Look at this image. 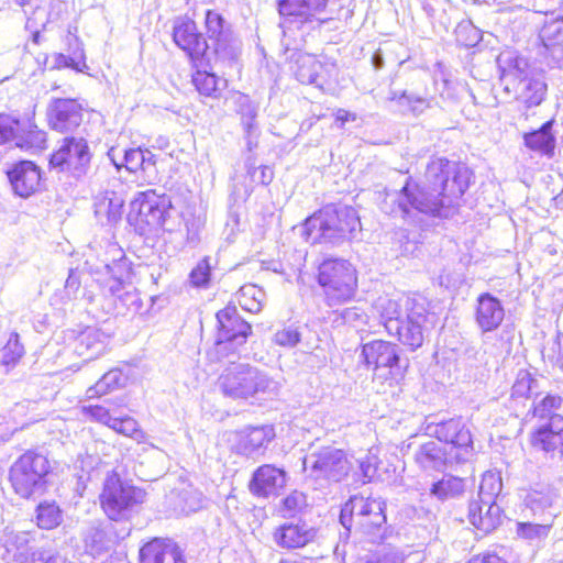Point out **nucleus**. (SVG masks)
<instances>
[{"mask_svg": "<svg viewBox=\"0 0 563 563\" xmlns=\"http://www.w3.org/2000/svg\"><path fill=\"white\" fill-rule=\"evenodd\" d=\"M470 177L465 165L443 157L432 158L420 184L408 177L399 191L386 192L380 209L412 224H419L423 216L449 218L467 190Z\"/></svg>", "mask_w": 563, "mask_h": 563, "instance_id": "f257e3e1", "label": "nucleus"}, {"mask_svg": "<svg viewBox=\"0 0 563 563\" xmlns=\"http://www.w3.org/2000/svg\"><path fill=\"white\" fill-rule=\"evenodd\" d=\"M361 222L357 212L349 206L328 205L303 223L306 241L339 245L355 238Z\"/></svg>", "mask_w": 563, "mask_h": 563, "instance_id": "f03ea898", "label": "nucleus"}, {"mask_svg": "<svg viewBox=\"0 0 563 563\" xmlns=\"http://www.w3.org/2000/svg\"><path fill=\"white\" fill-rule=\"evenodd\" d=\"M231 363L218 378L221 393L232 399L272 398L278 395L280 384L250 364Z\"/></svg>", "mask_w": 563, "mask_h": 563, "instance_id": "7ed1b4c3", "label": "nucleus"}, {"mask_svg": "<svg viewBox=\"0 0 563 563\" xmlns=\"http://www.w3.org/2000/svg\"><path fill=\"white\" fill-rule=\"evenodd\" d=\"M139 218L151 229H163L168 233L181 232L185 228L184 241L191 246H195L199 241V221L195 218L184 220L167 195L146 192L140 203Z\"/></svg>", "mask_w": 563, "mask_h": 563, "instance_id": "20e7f679", "label": "nucleus"}, {"mask_svg": "<svg viewBox=\"0 0 563 563\" xmlns=\"http://www.w3.org/2000/svg\"><path fill=\"white\" fill-rule=\"evenodd\" d=\"M385 507L380 498L352 496L341 510L340 522L349 532L354 529L377 542L386 531Z\"/></svg>", "mask_w": 563, "mask_h": 563, "instance_id": "39448f33", "label": "nucleus"}, {"mask_svg": "<svg viewBox=\"0 0 563 563\" xmlns=\"http://www.w3.org/2000/svg\"><path fill=\"white\" fill-rule=\"evenodd\" d=\"M51 465L47 457L36 451H26L10 467L9 481L16 495L31 499L43 495L47 488Z\"/></svg>", "mask_w": 563, "mask_h": 563, "instance_id": "423d86ee", "label": "nucleus"}, {"mask_svg": "<svg viewBox=\"0 0 563 563\" xmlns=\"http://www.w3.org/2000/svg\"><path fill=\"white\" fill-rule=\"evenodd\" d=\"M361 357L373 369V379L387 382L390 386L402 378L408 360L401 356V349L396 343L373 340L362 344Z\"/></svg>", "mask_w": 563, "mask_h": 563, "instance_id": "0eeeda50", "label": "nucleus"}, {"mask_svg": "<svg viewBox=\"0 0 563 563\" xmlns=\"http://www.w3.org/2000/svg\"><path fill=\"white\" fill-rule=\"evenodd\" d=\"M318 284L328 306L345 303L356 291L357 277L353 265L342 258H325L318 267Z\"/></svg>", "mask_w": 563, "mask_h": 563, "instance_id": "6e6552de", "label": "nucleus"}, {"mask_svg": "<svg viewBox=\"0 0 563 563\" xmlns=\"http://www.w3.org/2000/svg\"><path fill=\"white\" fill-rule=\"evenodd\" d=\"M503 482L499 473L487 471L483 474L478 499L468 506V520L478 530L488 533L501 522V509L496 498L501 492Z\"/></svg>", "mask_w": 563, "mask_h": 563, "instance_id": "1a4fd4ad", "label": "nucleus"}, {"mask_svg": "<svg viewBox=\"0 0 563 563\" xmlns=\"http://www.w3.org/2000/svg\"><path fill=\"white\" fill-rule=\"evenodd\" d=\"M144 489L121 479L117 473L107 476L100 495L101 506L112 521L126 519L133 509L145 501Z\"/></svg>", "mask_w": 563, "mask_h": 563, "instance_id": "9d476101", "label": "nucleus"}, {"mask_svg": "<svg viewBox=\"0 0 563 563\" xmlns=\"http://www.w3.org/2000/svg\"><path fill=\"white\" fill-rule=\"evenodd\" d=\"M351 466L346 453L334 446L313 450L303 459L305 472L320 486L340 483L349 475Z\"/></svg>", "mask_w": 563, "mask_h": 563, "instance_id": "9b49d317", "label": "nucleus"}, {"mask_svg": "<svg viewBox=\"0 0 563 563\" xmlns=\"http://www.w3.org/2000/svg\"><path fill=\"white\" fill-rule=\"evenodd\" d=\"M216 318L218 324L214 347L209 356L214 355L218 360L235 356L238 349L246 343L252 332L251 324L239 314L234 306H227L218 311Z\"/></svg>", "mask_w": 563, "mask_h": 563, "instance_id": "f8f14e48", "label": "nucleus"}, {"mask_svg": "<svg viewBox=\"0 0 563 563\" xmlns=\"http://www.w3.org/2000/svg\"><path fill=\"white\" fill-rule=\"evenodd\" d=\"M205 30L211 42L210 53L216 62L224 66H233L241 54V43L234 35L231 25L216 10H207L205 13Z\"/></svg>", "mask_w": 563, "mask_h": 563, "instance_id": "ddd939ff", "label": "nucleus"}, {"mask_svg": "<svg viewBox=\"0 0 563 563\" xmlns=\"http://www.w3.org/2000/svg\"><path fill=\"white\" fill-rule=\"evenodd\" d=\"M424 432L429 437H435L440 442H445L450 452L454 453L456 464L468 461L474 452L473 439L470 429L462 419H449L446 421H427Z\"/></svg>", "mask_w": 563, "mask_h": 563, "instance_id": "4468645a", "label": "nucleus"}, {"mask_svg": "<svg viewBox=\"0 0 563 563\" xmlns=\"http://www.w3.org/2000/svg\"><path fill=\"white\" fill-rule=\"evenodd\" d=\"M332 0H277V9L282 18L299 27L317 29L332 20L322 16Z\"/></svg>", "mask_w": 563, "mask_h": 563, "instance_id": "2eb2a0df", "label": "nucleus"}, {"mask_svg": "<svg viewBox=\"0 0 563 563\" xmlns=\"http://www.w3.org/2000/svg\"><path fill=\"white\" fill-rule=\"evenodd\" d=\"M173 41L195 66L203 62L210 63V45L203 34L198 31L194 20L187 16L176 19L173 26Z\"/></svg>", "mask_w": 563, "mask_h": 563, "instance_id": "dca6fc26", "label": "nucleus"}, {"mask_svg": "<svg viewBox=\"0 0 563 563\" xmlns=\"http://www.w3.org/2000/svg\"><path fill=\"white\" fill-rule=\"evenodd\" d=\"M91 154L84 137L67 136L62 146L52 155L51 165L60 170L71 172L77 178L87 173Z\"/></svg>", "mask_w": 563, "mask_h": 563, "instance_id": "f3484780", "label": "nucleus"}, {"mask_svg": "<svg viewBox=\"0 0 563 563\" xmlns=\"http://www.w3.org/2000/svg\"><path fill=\"white\" fill-rule=\"evenodd\" d=\"M405 313L406 318L401 320L399 331H394L393 335H397L404 345L415 351L423 344L429 313L423 303L412 298L405 299Z\"/></svg>", "mask_w": 563, "mask_h": 563, "instance_id": "a211bd4d", "label": "nucleus"}, {"mask_svg": "<svg viewBox=\"0 0 563 563\" xmlns=\"http://www.w3.org/2000/svg\"><path fill=\"white\" fill-rule=\"evenodd\" d=\"M317 537L318 529L301 519L285 521L272 532L275 545L285 551L302 549L313 543Z\"/></svg>", "mask_w": 563, "mask_h": 563, "instance_id": "6ab92c4d", "label": "nucleus"}, {"mask_svg": "<svg viewBox=\"0 0 563 563\" xmlns=\"http://www.w3.org/2000/svg\"><path fill=\"white\" fill-rule=\"evenodd\" d=\"M84 107L74 98H52L47 106V121L52 130L68 133L82 122Z\"/></svg>", "mask_w": 563, "mask_h": 563, "instance_id": "aec40b11", "label": "nucleus"}, {"mask_svg": "<svg viewBox=\"0 0 563 563\" xmlns=\"http://www.w3.org/2000/svg\"><path fill=\"white\" fill-rule=\"evenodd\" d=\"M13 192L21 198H29L36 192L41 181V169L31 161L14 163L7 172Z\"/></svg>", "mask_w": 563, "mask_h": 563, "instance_id": "412c9836", "label": "nucleus"}, {"mask_svg": "<svg viewBox=\"0 0 563 563\" xmlns=\"http://www.w3.org/2000/svg\"><path fill=\"white\" fill-rule=\"evenodd\" d=\"M531 444L544 453H559L563 460V416H553L531 434Z\"/></svg>", "mask_w": 563, "mask_h": 563, "instance_id": "4be33fe9", "label": "nucleus"}, {"mask_svg": "<svg viewBox=\"0 0 563 563\" xmlns=\"http://www.w3.org/2000/svg\"><path fill=\"white\" fill-rule=\"evenodd\" d=\"M287 474L283 468L264 464L255 470L250 482V492L257 497L276 496L286 484Z\"/></svg>", "mask_w": 563, "mask_h": 563, "instance_id": "5701e85b", "label": "nucleus"}, {"mask_svg": "<svg viewBox=\"0 0 563 563\" xmlns=\"http://www.w3.org/2000/svg\"><path fill=\"white\" fill-rule=\"evenodd\" d=\"M140 563H187L181 549L169 539L155 538L139 552Z\"/></svg>", "mask_w": 563, "mask_h": 563, "instance_id": "b1692460", "label": "nucleus"}, {"mask_svg": "<svg viewBox=\"0 0 563 563\" xmlns=\"http://www.w3.org/2000/svg\"><path fill=\"white\" fill-rule=\"evenodd\" d=\"M275 438L273 426L247 427L239 433L236 452L246 457L263 454L268 443Z\"/></svg>", "mask_w": 563, "mask_h": 563, "instance_id": "393cba45", "label": "nucleus"}, {"mask_svg": "<svg viewBox=\"0 0 563 563\" xmlns=\"http://www.w3.org/2000/svg\"><path fill=\"white\" fill-rule=\"evenodd\" d=\"M415 462L423 471H444L455 462L454 453L435 441L421 444L415 453Z\"/></svg>", "mask_w": 563, "mask_h": 563, "instance_id": "a878e982", "label": "nucleus"}, {"mask_svg": "<svg viewBox=\"0 0 563 563\" xmlns=\"http://www.w3.org/2000/svg\"><path fill=\"white\" fill-rule=\"evenodd\" d=\"M504 317L505 310L498 298L489 292L478 296L475 321L483 332L496 330L501 324Z\"/></svg>", "mask_w": 563, "mask_h": 563, "instance_id": "bb28decb", "label": "nucleus"}, {"mask_svg": "<svg viewBox=\"0 0 563 563\" xmlns=\"http://www.w3.org/2000/svg\"><path fill=\"white\" fill-rule=\"evenodd\" d=\"M234 103L235 110L241 118L247 150L252 152L258 144V126L256 124L258 106L252 101L249 96L243 93H240L235 98Z\"/></svg>", "mask_w": 563, "mask_h": 563, "instance_id": "cd10ccee", "label": "nucleus"}, {"mask_svg": "<svg viewBox=\"0 0 563 563\" xmlns=\"http://www.w3.org/2000/svg\"><path fill=\"white\" fill-rule=\"evenodd\" d=\"M554 120L544 122L538 130L523 134L525 145L542 156L552 158L555 154L556 136L552 129Z\"/></svg>", "mask_w": 563, "mask_h": 563, "instance_id": "c85d7f7f", "label": "nucleus"}, {"mask_svg": "<svg viewBox=\"0 0 563 563\" xmlns=\"http://www.w3.org/2000/svg\"><path fill=\"white\" fill-rule=\"evenodd\" d=\"M290 69L301 84L321 86L319 78L323 65L313 55L300 52L294 53Z\"/></svg>", "mask_w": 563, "mask_h": 563, "instance_id": "c756f323", "label": "nucleus"}, {"mask_svg": "<svg viewBox=\"0 0 563 563\" xmlns=\"http://www.w3.org/2000/svg\"><path fill=\"white\" fill-rule=\"evenodd\" d=\"M129 527L118 529L112 522L107 523L104 527L91 528L87 536L86 542L91 541L92 550L97 552L109 550L119 540H123L130 534Z\"/></svg>", "mask_w": 563, "mask_h": 563, "instance_id": "7c9ffc66", "label": "nucleus"}, {"mask_svg": "<svg viewBox=\"0 0 563 563\" xmlns=\"http://www.w3.org/2000/svg\"><path fill=\"white\" fill-rule=\"evenodd\" d=\"M516 99L527 108L540 106L547 93V84L538 77H522L516 84Z\"/></svg>", "mask_w": 563, "mask_h": 563, "instance_id": "2f4dec72", "label": "nucleus"}, {"mask_svg": "<svg viewBox=\"0 0 563 563\" xmlns=\"http://www.w3.org/2000/svg\"><path fill=\"white\" fill-rule=\"evenodd\" d=\"M497 64L503 80L510 79L518 82L522 77H529V65L526 58L519 56L517 52L505 51L497 57Z\"/></svg>", "mask_w": 563, "mask_h": 563, "instance_id": "473e14b6", "label": "nucleus"}, {"mask_svg": "<svg viewBox=\"0 0 563 563\" xmlns=\"http://www.w3.org/2000/svg\"><path fill=\"white\" fill-rule=\"evenodd\" d=\"M407 298H379L376 302V309L379 312L382 323L390 335L394 334V331H399L400 329V322L404 319L405 312V299Z\"/></svg>", "mask_w": 563, "mask_h": 563, "instance_id": "72a5a7b5", "label": "nucleus"}, {"mask_svg": "<svg viewBox=\"0 0 563 563\" xmlns=\"http://www.w3.org/2000/svg\"><path fill=\"white\" fill-rule=\"evenodd\" d=\"M539 36L544 47L554 58H563V18L547 19Z\"/></svg>", "mask_w": 563, "mask_h": 563, "instance_id": "f704fd0d", "label": "nucleus"}, {"mask_svg": "<svg viewBox=\"0 0 563 563\" xmlns=\"http://www.w3.org/2000/svg\"><path fill=\"white\" fill-rule=\"evenodd\" d=\"M123 199L114 191H106L95 201V214L100 222L107 224L117 223L122 216Z\"/></svg>", "mask_w": 563, "mask_h": 563, "instance_id": "c9c22d12", "label": "nucleus"}, {"mask_svg": "<svg viewBox=\"0 0 563 563\" xmlns=\"http://www.w3.org/2000/svg\"><path fill=\"white\" fill-rule=\"evenodd\" d=\"M46 143V133L31 121L20 122L15 135V147L24 151L43 150Z\"/></svg>", "mask_w": 563, "mask_h": 563, "instance_id": "e433bc0d", "label": "nucleus"}, {"mask_svg": "<svg viewBox=\"0 0 563 563\" xmlns=\"http://www.w3.org/2000/svg\"><path fill=\"white\" fill-rule=\"evenodd\" d=\"M465 492V481L459 476L443 475L430 488V495L440 501L455 499Z\"/></svg>", "mask_w": 563, "mask_h": 563, "instance_id": "4c0bfd02", "label": "nucleus"}, {"mask_svg": "<svg viewBox=\"0 0 563 563\" xmlns=\"http://www.w3.org/2000/svg\"><path fill=\"white\" fill-rule=\"evenodd\" d=\"M197 91L206 97L219 98L227 80L207 70H196L191 79Z\"/></svg>", "mask_w": 563, "mask_h": 563, "instance_id": "58836bf2", "label": "nucleus"}, {"mask_svg": "<svg viewBox=\"0 0 563 563\" xmlns=\"http://www.w3.org/2000/svg\"><path fill=\"white\" fill-rule=\"evenodd\" d=\"M558 495L550 485H537L525 497V504L533 514H542L552 507Z\"/></svg>", "mask_w": 563, "mask_h": 563, "instance_id": "ea45409f", "label": "nucleus"}, {"mask_svg": "<svg viewBox=\"0 0 563 563\" xmlns=\"http://www.w3.org/2000/svg\"><path fill=\"white\" fill-rule=\"evenodd\" d=\"M106 334L96 329H89L81 333L77 352L80 355L87 354L89 358L97 357L106 351L108 344Z\"/></svg>", "mask_w": 563, "mask_h": 563, "instance_id": "a19ab883", "label": "nucleus"}, {"mask_svg": "<svg viewBox=\"0 0 563 563\" xmlns=\"http://www.w3.org/2000/svg\"><path fill=\"white\" fill-rule=\"evenodd\" d=\"M540 379L527 369H520L511 387V398L538 397L542 393Z\"/></svg>", "mask_w": 563, "mask_h": 563, "instance_id": "79ce46f5", "label": "nucleus"}, {"mask_svg": "<svg viewBox=\"0 0 563 563\" xmlns=\"http://www.w3.org/2000/svg\"><path fill=\"white\" fill-rule=\"evenodd\" d=\"M30 542V536L25 531H13L5 529L2 545L5 552L11 555L14 561L22 562L25 559L27 552V545Z\"/></svg>", "mask_w": 563, "mask_h": 563, "instance_id": "37998d69", "label": "nucleus"}, {"mask_svg": "<svg viewBox=\"0 0 563 563\" xmlns=\"http://www.w3.org/2000/svg\"><path fill=\"white\" fill-rule=\"evenodd\" d=\"M265 297L264 290L254 284L242 286L236 296L241 308L251 313H258L262 310Z\"/></svg>", "mask_w": 563, "mask_h": 563, "instance_id": "c03bdc74", "label": "nucleus"}, {"mask_svg": "<svg viewBox=\"0 0 563 563\" xmlns=\"http://www.w3.org/2000/svg\"><path fill=\"white\" fill-rule=\"evenodd\" d=\"M36 525L41 529L51 530L63 522V510L55 501H43L36 507Z\"/></svg>", "mask_w": 563, "mask_h": 563, "instance_id": "a18cd8bd", "label": "nucleus"}, {"mask_svg": "<svg viewBox=\"0 0 563 563\" xmlns=\"http://www.w3.org/2000/svg\"><path fill=\"white\" fill-rule=\"evenodd\" d=\"M562 405V398L556 395L548 394L539 401H533L531 408L527 412L526 418L529 416L539 418L541 420L551 421V417L559 416L554 413Z\"/></svg>", "mask_w": 563, "mask_h": 563, "instance_id": "49530a36", "label": "nucleus"}, {"mask_svg": "<svg viewBox=\"0 0 563 563\" xmlns=\"http://www.w3.org/2000/svg\"><path fill=\"white\" fill-rule=\"evenodd\" d=\"M123 374L114 368L107 372L93 386L87 390L88 398L101 397L122 385Z\"/></svg>", "mask_w": 563, "mask_h": 563, "instance_id": "de8ad7c7", "label": "nucleus"}, {"mask_svg": "<svg viewBox=\"0 0 563 563\" xmlns=\"http://www.w3.org/2000/svg\"><path fill=\"white\" fill-rule=\"evenodd\" d=\"M307 507V497L299 490H292L288 496L282 499L279 514L282 517L295 520L296 516Z\"/></svg>", "mask_w": 563, "mask_h": 563, "instance_id": "09e8293b", "label": "nucleus"}, {"mask_svg": "<svg viewBox=\"0 0 563 563\" xmlns=\"http://www.w3.org/2000/svg\"><path fill=\"white\" fill-rule=\"evenodd\" d=\"M106 274L109 276L102 282V287L106 292H109L111 296L118 297L120 301L131 300V302L136 301V295L126 291L124 297L120 295V291L123 289V282L120 277L113 275V267L106 264L104 265Z\"/></svg>", "mask_w": 563, "mask_h": 563, "instance_id": "8fccbe9b", "label": "nucleus"}, {"mask_svg": "<svg viewBox=\"0 0 563 563\" xmlns=\"http://www.w3.org/2000/svg\"><path fill=\"white\" fill-rule=\"evenodd\" d=\"M300 325L295 323L286 324L282 329L277 330L274 334L275 344L283 347H295L301 340Z\"/></svg>", "mask_w": 563, "mask_h": 563, "instance_id": "3c124183", "label": "nucleus"}, {"mask_svg": "<svg viewBox=\"0 0 563 563\" xmlns=\"http://www.w3.org/2000/svg\"><path fill=\"white\" fill-rule=\"evenodd\" d=\"M110 428L118 433L133 438L137 441L144 437V433L140 429L137 421L132 417L113 418Z\"/></svg>", "mask_w": 563, "mask_h": 563, "instance_id": "603ef678", "label": "nucleus"}, {"mask_svg": "<svg viewBox=\"0 0 563 563\" xmlns=\"http://www.w3.org/2000/svg\"><path fill=\"white\" fill-rule=\"evenodd\" d=\"M24 354V347L19 341L18 333H11L7 344L2 349V364L14 365Z\"/></svg>", "mask_w": 563, "mask_h": 563, "instance_id": "864d4df0", "label": "nucleus"}, {"mask_svg": "<svg viewBox=\"0 0 563 563\" xmlns=\"http://www.w3.org/2000/svg\"><path fill=\"white\" fill-rule=\"evenodd\" d=\"M20 121L9 114L0 113V144L13 143L15 145L16 131Z\"/></svg>", "mask_w": 563, "mask_h": 563, "instance_id": "5fc2aeb1", "label": "nucleus"}, {"mask_svg": "<svg viewBox=\"0 0 563 563\" xmlns=\"http://www.w3.org/2000/svg\"><path fill=\"white\" fill-rule=\"evenodd\" d=\"M180 511L185 515L196 512L203 508L205 499L198 490H184L180 495Z\"/></svg>", "mask_w": 563, "mask_h": 563, "instance_id": "6e6d98bb", "label": "nucleus"}, {"mask_svg": "<svg viewBox=\"0 0 563 563\" xmlns=\"http://www.w3.org/2000/svg\"><path fill=\"white\" fill-rule=\"evenodd\" d=\"M211 276V265L208 257L201 260L189 274V280L195 287H206Z\"/></svg>", "mask_w": 563, "mask_h": 563, "instance_id": "4d7b16f0", "label": "nucleus"}, {"mask_svg": "<svg viewBox=\"0 0 563 563\" xmlns=\"http://www.w3.org/2000/svg\"><path fill=\"white\" fill-rule=\"evenodd\" d=\"M81 412L90 420L106 424L109 428L113 420V417H111L109 410L99 405L82 406Z\"/></svg>", "mask_w": 563, "mask_h": 563, "instance_id": "13d9d810", "label": "nucleus"}, {"mask_svg": "<svg viewBox=\"0 0 563 563\" xmlns=\"http://www.w3.org/2000/svg\"><path fill=\"white\" fill-rule=\"evenodd\" d=\"M144 159V150L141 147L124 150L122 162L124 167L131 173L140 172L142 161Z\"/></svg>", "mask_w": 563, "mask_h": 563, "instance_id": "bf43d9fd", "label": "nucleus"}, {"mask_svg": "<svg viewBox=\"0 0 563 563\" xmlns=\"http://www.w3.org/2000/svg\"><path fill=\"white\" fill-rule=\"evenodd\" d=\"M360 472L363 483L371 482L376 478H380L378 473V459L374 455L366 456L360 461Z\"/></svg>", "mask_w": 563, "mask_h": 563, "instance_id": "052dcab7", "label": "nucleus"}, {"mask_svg": "<svg viewBox=\"0 0 563 563\" xmlns=\"http://www.w3.org/2000/svg\"><path fill=\"white\" fill-rule=\"evenodd\" d=\"M30 563H66V558L51 549H37L31 552Z\"/></svg>", "mask_w": 563, "mask_h": 563, "instance_id": "680f3d73", "label": "nucleus"}, {"mask_svg": "<svg viewBox=\"0 0 563 563\" xmlns=\"http://www.w3.org/2000/svg\"><path fill=\"white\" fill-rule=\"evenodd\" d=\"M550 525L519 523L518 533L527 539L543 538L548 536Z\"/></svg>", "mask_w": 563, "mask_h": 563, "instance_id": "e2e57ef3", "label": "nucleus"}, {"mask_svg": "<svg viewBox=\"0 0 563 563\" xmlns=\"http://www.w3.org/2000/svg\"><path fill=\"white\" fill-rule=\"evenodd\" d=\"M364 563H405V560L397 550L384 549L372 554Z\"/></svg>", "mask_w": 563, "mask_h": 563, "instance_id": "0e129e2a", "label": "nucleus"}, {"mask_svg": "<svg viewBox=\"0 0 563 563\" xmlns=\"http://www.w3.org/2000/svg\"><path fill=\"white\" fill-rule=\"evenodd\" d=\"M57 62L60 66L75 69L76 71L82 73L85 69H88V66L85 62V55L82 49L79 51L78 55L77 53H74V56H66L64 54H59L57 57Z\"/></svg>", "mask_w": 563, "mask_h": 563, "instance_id": "69168bd1", "label": "nucleus"}, {"mask_svg": "<svg viewBox=\"0 0 563 563\" xmlns=\"http://www.w3.org/2000/svg\"><path fill=\"white\" fill-rule=\"evenodd\" d=\"M401 98L402 100H407L404 108H407L413 115H420L431 107V101L429 99L415 93H411L410 96H402Z\"/></svg>", "mask_w": 563, "mask_h": 563, "instance_id": "338daca9", "label": "nucleus"}, {"mask_svg": "<svg viewBox=\"0 0 563 563\" xmlns=\"http://www.w3.org/2000/svg\"><path fill=\"white\" fill-rule=\"evenodd\" d=\"M156 155L145 148L144 150V159L142 161V167L140 168V172L143 173L144 177L148 179H155L157 176V168H156Z\"/></svg>", "mask_w": 563, "mask_h": 563, "instance_id": "774afa93", "label": "nucleus"}]
</instances>
